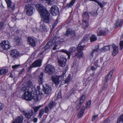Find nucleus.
Here are the masks:
<instances>
[{"mask_svg": "<svg viewBox=\"0 0 123 123\" xmlns=\"http://www.w3.org/2000/svg\"><path fill=\"white\" fill-rule=\"evenodd\" d=\"M44 112L46 113H48L49 111V110L48 107L47 106H45L44 108Z\"/></svg>", "mask_w": 123, "mask_h": 123, "instance_id": "37998d69", "label": "nucleus"}, {"mask_svg": "<svg viewBox=\"0 0 123 123\" xmlns=\"http://www.w3.org/2000/svg\"><path fill=\"white\" fill-rule=\"evenodd\" d=\"M36 7L42 17L40 22V30L43 32H47L48 31L47 27L44 23H50L51 19L49 13L42 4H37Z\"/></svg>", "mask_w": 123, "mask_h": 123, "instance_id": "f257e3e1", "label": "nucleus"}, {"mask_svg": "<svg viewBox=\"0 0 123 123\" xmlns=\"http://www.w3.org/2000/svg\"><path fill=\"white\" fill-rule=\"evenodd\" d=\"M108 85L107 82H105L103 84L102 86V90H105L106 89Z\"/></svg>", "mask_w": 123, "mask_h": 123, "instance_id": "58836bf2", "label": "nucleus"}, {"mask_svg": "<svg viewBox=\"0 0 123 123\" xmlns=\"http://www.w3.org/2000/svg\"><path fill=\"white\" fill-rule=\"evenodd\" d=\"M112 47L113 49L112 55L113 56H114L118 53V46H116L114 44L112 45Z\"/></svg>", "mask_w": 123, "mask_h": 123, "instance_id": "2eb2a0df", "label": "nucleus"}, {"mask_svg": "<svg viewBox=\"0 0 123 123\" xmlns=\"http://www.w3.org/2000/svg\"><path fill=\"white\" fill-rule=\"evenodd\" d=\"M58 22V20L57 19V18L56 19V20L55 22L54 23V25L53 26V27H54V26H55L56 24Z\"/></svg>", "mask_w": 123, "mask_h": 123, "instance_id": "0e129e2a", "label": "nucleus"}, {"mask_svg": "<svg viewBox=\"0 0 123 123\" xmlns=\"http://www.w3.org/2000/svg\"><path fill=\"white\" fill-rule=\"evenodd\" d=\"M90 69L92 70H95L96 69V68L94 67L93 66H92L91 68Z\"/></svg>", "mask_w": 123, "mask_h": 123, "instance_id": "e2e57ef3", "label": "nucleus"}, {"mask_svg": "<svg viewBox=\"0 0 123 123\" xmlns=\"http://www.w3.org/2000/svg\"><path fill=\"white\" fill-rule=\"evenodd\" d=\"M61 51L66 53L68 56V58L70 59L71 55V53L69 51H68L66 50L63 49L61 50Z\"/></svg>", "mask_w": 123, "mask_h": 123, "instance_id": "7c9ffc66", "label": "nucleus"}, {"mask_svg": "<svg viewBox=\"0 0 123 123\" xmlns=\"http://www.w3.org/2000/svg\"><path fill=\"white\" fill-rule=\"evenodd\" d=\"M92 14L94 16H97V13L96 12H94L93 14Z\"/></svg>", "mask_w": 123, "mask_h": 123, "instance_id": "338daca9", "label": "nucleus"}, {"mask_svg": "<svg viewBox=\"0 0 123 123\" xmlns=\"http://www.w3.org/2000/svg\"><path fill=\"white\" fill-rule=\"evenodd\" d=\"M75 33V31L71 29H68L67 30L65 35L66 36L70 35L71 37H74L76 36Z\"/></svg>", "mask_w": 123, "mask_h": 123, "instance_id": "1a4fd4ad", "label": "nucleus"}, {"mask_svg": "<svg viewBox=\"0 0 123 123\" xmlns=\"http://www.w3.org/2000/svg\"><path fill=\"white\" fill-rule=\"evenodd\" d=\"M41 106V105H39V106H35L33 107V108L34 110V113H35L36 112H37Z\"/></svg>", "mask_w": 123, "mask_h": 123, "instance_id": "4c0bfd02", "label": "nucleus"}, {"mask_svg": "<svg viewBox=\"0 0 123 123\" xmlns=\"http://www.w3.org/2000/svg\"><path fill=\"white\" fill-rule=\"evenodd\" d=\"M94 60L95 61L94 64L96 66H97L98 65V59H97V58L96 57Z\"/></svg>", "mask_w": 123, "mask_h": 123, "instance_id": "8fccbe9b", "label": "nucleus"}, {"mask_svg": "<svg viewBox=\"0 0 123 123\" xmlns=\"http://www.w3.org/2000/svg\"><path fill=\"white\" fill-rule=\"evenodd\" d=\"M64 41V40L63 39H61L57 41L56 42V43L57 44H60L62 43Z\"/></svg>", "mask_w": 123, "mask_h": 123, "instance_id": "c03bdc74", "label": "nucleus"}, {"mask_svg": "<svg viewBox=\"0 0 123 123\" xmlns=\"http://www.w3.org/2000/svg\"><path fill=\"white\" fill-rule=\"evenodd\" d=\"M85 110L84 106H83L81 107L80 111L77 115V117L78 118H81L83 116Z\"/></svg>", "mask_w": 123, "mask_h": 123, "instance_id": "a211bd4d", "label": "nucleus"}, {"mask_svg": "<svg viewBox=\"0 0 123 123\" xmlns=\"http://www.w3.org/2000/svg\"><path fill=\"white\" fill-rule=\"evenodd\" d=\"M91 42H92L96 41L97 39V37L94 35H92L90 38Z\"/></svg>", "mask_w": 123, "mask_h": 123, "instance_id": "cd10ccee", "label": "nucleus"}, {"mask_svg": "<svg viewBox=\"0 0 123 123\" xmlns=\"http://www.w3.org/2000/svg\"><path fill=\"white\" fill-rule=\"evenodd\" d=\"M78 52H76L75 55V56L77 58L80 59L83 57V53L82 51H78Z\"/></svg>", "mask_w": 123, "mask_h": 123, "instance_id": "4be33fe9", "label": "nucleus"}, {"mask_svg": "<svg viewBox=\"0 0 123 123\" xmlns=\"http://www.w3.org/2000/svg\"><path fill=\"white\" fill-rule=\"evenodd\" d=\"M58 45L57 44H55L54 46V47L53 48V50H55L57 49V48L56 47Z\"/></svg>", "mask_w": 123, "mask_h": 123, "instance_id": "680f3d73", "label": "nucleus"}, {"mask_svg": "<svg viewBox=\"0 0 123 123\" xmlns=\"http://www.w3.org/2000/svg\"><path fill=\"white\" fill-rule=\"evenodd\" d=\"M106 31H105L102 30H100L99 32H98V36H101L104 35H105Z\"/></svg>", "mask_w": 123, "mask_h": 123, "instance_id": "c756f323", "label": "nucleus"}, {"mask_svg": "<svg viewBox=\"0 0 123 123\" xmlns=\"http://www.w3.org/2000/svg\"><path fill=\"white\" fill-rule=\"evenodd\" d=\"M120 49L121 50L123 48V41H121L120 43Z\"/></svg>", "mask_w": 123, "mask_h": 123, "instance_id": "603ef678", "label": "nucleus"}, {"mask_svg": "<svg viewBox=\"0 0 123 123\" xmlns=\"http://www.w3.org/2000/svg\"><path fill=\"white\" fill-rule=\"evenodd\" d=\"M43 91L44 93L46 94H50L51 92V87L47 85V84H45V86H43Z\"/></svg>", "mask_w": 123, "mask_h": 123, "instance_id": "f8f14e48", "label": "nucleus"}, {"mask_svg": "<svg viewBox=\"0 0 123 123\" xmlns=\"http://www.w3.org/2000/svg\"><path fill=\"white\" fill-rule=\"evenodd\" d=\"M37 121V118H34L33 119V121L35 123Z\"/></svg>", "mask_w": 123, "mask_h": 123, "instance_id": "69168bd1", "label": "nucleus"}, {"mask_svg": "<svg viewBox=\"0 0 123 123\" xmlns=\"http://www.w3.org/2000/svg\"><path fill=\"white\" fill-rule=\"evenodd\" d=\"M112 74L113 71L111 70L110 72L106 76L105 79L106 82H107V81L111 79Z\"/></svg>", "mask_w": 123, "mask_h": 123, "instance_id": "5701e85b", "label": "nucleus"}, {"mask_svg": "<svg viewBox=\"0 0 123 123\" xmlns=\"http://www.w3.org/2000/svg\"><path fill=\"white\" fill-rule=\"evenodd\" d=\"M70 78L71 75L70 74H69L68 75L67 79L65 81V84H68L69 83L70 80Z\"/></svg>", "mask_w": 123, "mask_h": 123, "instance_id": "c9c22d12", "label": "nucleus"}, {"mask_svg": "<svg viewBox=\"0 0 123 123\" xmlns=\"http://www.w3.org/2000/svg\"><path fill=\"white\" fill-rule=\"evenodd\" d=\"M94 2H95L97 3L98 4V5L101 8L103 7L104 6L103 4L98 1L97 0H95Z\"/></svg>", "mask_w": 123, "mask_h": 123, "instance_id": "09e8293b", "label": "nucleus"}, {"mask_svg": "<svg viewBox=\"0 0 123 123\" xmlns=\"http://www.w3.org/2000/svg\"><path fill=\"white\" fill-rule=\"evenodd\" d=\"M36 101H37L40 100L41 98V97L40 95H37L36 96Z\"/></svg>", "mask_w": 123, "mask_h": 123, "instance_id": "3c124183", "label": "nucleus"}, {"mask_svg": "<svg viewBox=\"0 0 123 123\" xmlns=\"http://www.w3.org/2000/svg\"><path fill=\"white\" fill-rule=\"evenodd\" d=\"M20 65H13L12 66V68L14 69L19 67Z\"/></svg>", "mask_w": 123, "mask_h": 123, "instance_id": "bf43d9fd", "label": "nucleus"}, {"mask_svg": "<svg viewBox=\"0 0 123 123\" xmlns=\"http://www.w3.org/2000/svg\"><path fill=\"white\" fill-rule=\"evenodd\" d=\"M25 10L27 14L28 15L31 16L33 14V7L31 4L26 5L25 6Z\"/></svg>", "mask_w": 123, "mask_h": 123, "instance_id": "39448f33", "label": "nucleus"}, {"mask_svg": "<svg viewBox=\"0 0 123 123\" xmlns=\"http://www.w3.org/2000/svg\"><path fill=\"white\" fill-rule=\"evenodd\" d=\"M43 73L42 72L38 76V81L40 85L42 84L43 81Z\"/></svg>", "mask_w": 123, "mask_h": 123, "instance_id": "412c9836", "label": "nucleus"}, {"mask_svg": "<svg viewBox=\"0 0 123 123\" xmlns=\"http://www.w3.org/2000/svg\"><path fill=\"white\" fill-rule=\"evenodd\" d=\"M4 107V105L0 103V110L2 109Z\"/></svg>", "mask_w": 123, "mask_h": 123, "instance_id": "13d9d810", "label": "nucleus"}, {"mask_svg": "<svg viewBox=\"0 0 123 123\" xmlns=\"http://www.w3.org/2000/svg\"><path fill=\"white\" fill-rule=\"evenodd\" d=\"M86 96L84 95H83L81 96L80 98V102L82 104Z\"/></svg>", "mask_w": 123, "mask_h": 123, "instance_id": "f704fd0d", "label": "nucleus"}, {"mask_svg": "<svg viewBox=\"0 0 123 123\" xmlns=\"http://www.w3.org/2000/svg\"><path fill=\"white\" fill-rule=\"evenodd\" d=\"M44 112V109H41L39 110L38 116L39 118H40L42 116Z\"/></svg>", "mask_w": 123, "mask_h": 123, "instance_id": "473e14b6", "label": "nucleus"}, {"mask_svg": "<svg viewBox=\"0 0 123 123\" xmlns=\"http://www.w3.org/2000/svg\"><path fill=\"white\" fill-rule=\"evenodd\" d=\"M14 41L17 42V43H19L20 41V39L18 36H16L14 37Z\"/></svg>", "mask_w": 123, "mask_h": 123, "instance_id": "de8ad7c7", "label": "nucleus"}, {"mask_svg": "<svg viewBox=\"0 0 123 123\" xmlns=\"http://www.w3.org/2000/svg\"><path fill=\"white\" fill-rule=\"evenodd\" d=\"M120 122H123V114L118 117L116 123H120Z\"/></svg>", "mask_w": 123, "mask_h": 123, "instance_id": "c85d7f7f", "label": "nucleus"}, {"mask_svg": "<svg viewBox=\"0 0 123 123\" xmlns=\"http://www.w3.org/2000/svg\"><path fill=\"white\" fill-rule=\"evenodd\" d=\"M89 34H87L85 35L83 37V39L84 40H86L89 37Z\"/></svg>", "mask_w": 123, "mask_h": 123, "instance_id": "4d7b16f0", "label": "nucleus"}, {"mask_svg": "<svg viewBox=\"0 0 123 123\" xmlns=\"http://www.w3.org/2000/svg\"><path fill=\"white\" fill-rule=\"evenodd\" d=\"M49 5H51L52 4V2L54 1V0H44Z\"/></svg>", "mask_w": 123, "mask_h": 123, "instance_id": "79ce46f5", "label": "nucleus"}, {"mask_svg": "<svg viewBox=\"0 0 123 123\" xmlns=\"http://www.w3.org/2000/svg\"><path fill=\"white\" fill-rule=\"evenodd\" d=\"M4 27V24L2 22H0V29L2 30L3 28Z\"/></svg>", "mask_w": 123, "mask_h": 123, "instance_id": "864d4df0", "label": "nucleus"}, {"mask_svg": "<svg viewBox=\"0 0 123 123\" xmlns=\"http://www.w3.org/2000/svg\"><path fill=\"white\" fill-rule=\"evenodd\" d=\"M27 40L29 43L32 47H35L36 46V41L33 38L29 37L27 38Z\"/></svg>", "mask_w": 123, "mask_h": 123, "instance_id": "ddd939ff", "label": "nucleus"}, {"mask_svg": "<svg viewBox=\"0 0 123 123\" xmlns=\"http://www.w3.org/2000/svg\"><path fill=\"white\" fill-rule=\"evenodd\" d=\"M100 62H101V63L103 61V58L101 57H100Z\"/></svg>", "mask_w": 123, "mask_h": 123, "instance_id": "774afa93", "label": "nucleus"}, {"mask_svg": "<svg viewBox=\"0 0 123 123\" xmlns=\"http://www.w3.org/2000/svg\"><path fill=\"white\" fill-rule=\"evenodd\" d=\"M8 72V70L6 69H2L0 70V75L5 74Z\"/></svg>", "mask_w": 123, "mask_h": 123, "instance_id": "72a5a7b5", "label": "nucleus"}, {"mask_svg": "<svg viewBox=\"0 0 123 123\" xmlns=\"http://www.w3.org/2000/svg\"><path fill=\"white\" fill-rule=\"evenodd\" d=\"M82 17L84 19H88L89 18L88 13L86 12H85L84 13L82 14Z\"/></svg>", "mask_w": 123, "mask_h": 123, "instance_id": "2f4dec72", "label": "nucleus"}, {"mask_svg": "<svg viewBox=\"0 0 123 123\" xmlns=\"http://www.w3.org/2000/svg\"><path fill=\"white\" fill-rule=\"evenodd\" d=\"M83 40H82L78 44L77 47V51H82L83 50L84 48L85 47V45H81V42Z\"/></svg>", "mask_w": 123, "mask_h": 123, "instance_id": "aec40b11", "label": "nucleus"}, {"mask_svg": "<svg viewBox=\"0 0 123 123\" xmlns=\"http://www.w3.org/2000/svg\"><path fill=\"white\" fill-rule=\"evenodd\" d=\"M1 45L2 48L5 50H7L10 47V45L9 42L8 41L4 40L1 43Z\"/></svg>", "mask_w": 123, "mask_h": 123, "instance_id": "6e6552de", "label": "nucleus"}, {"mask_svg": "<svg viewBox=\"0 0 123 123\" xmlns=\"http://www.w3.org/2000/svg\"><path fill=\"white\" fill-rule=\"evenodd\" d=\"M76 86H74L73 88L70 90V93H74V92L76 90Z\"/></svg>", "mask_w": 123, "mask_h": 123, "instance_id": "a18cd8bd", "label": "nucleus"}, {"mask_svg": "<svg viewBox=\"0 0 123 123\" xmlns=\"http://www.w3.org/2000/svg\"><path fill=\"white\" fill-rule=\"evenodd\" d=\"M98 115H94L92 117V121H94L96 118L98 117Z\"/></svg>", "mask_w": 123, "mask_h": 123, "instance_id": "6e6d98bb", "label": "nucleus"}, {"mask_svg": "<svg viewBox=\"0 0 123 123\" xmlns=\"http://www.w3.org/2000/svg\"><path fill=\"white\" fill-rule=\"evenodd\" d=\"M110 120L108 119H106L105 120L104 122L103 123H109Z\"/></svg>", "mask_w": 123, "mask_h": 123, "instance_id": "052dcab7", "label": "nucleus"}, {"mask_svg": "<svg viewBox=\"0 0 123 123\" xmlns=\"http://www.w3.org/2000/svg\"><path fill=\"white\" fill-rule=\"evenodd\" d=\"M53 39L50 40V41L47 43L45 45L44 48L45 50H48L52 48V46L53 45Z\"/></svg>", "mask_w": 123, "mask_h": 123, "instance_id": "4468645a", "label": "nucleus"}, {"mask_svg": "<svg viewBox=\"0 0 123 123\" xmlns=\"http://www.w3.org/2000/svg\"><path fill=\"white\" fill-rule=\"evenodd\" d=\"M42 61L41 60H38L34 61L30 66L31 69L33 67H40L42 64Z\"/></svg>", "mask_w": 123, "mask_h": 123, "instance_id": "9d476101", "label": "nucleus"}, {"mask_svg": "<svg viewBox=\"0 0 123 123\" xmlns=\"http://www.w3.org/2000/svg\"><path fill=\"white\" fill-rule=\"evenodd\" d=\"M56 105V103L53 101H51L49 104L48 106L50 110L55 107Z\"/></svg>", "mask_w": 123, "mask_h": 123, "instance_id": "393cba45", "label": "nucleus"}, {"mask_svg": "<svg viewBox=\"0 0 123 123\" xmlns=\"http://www.w3.org/2000/svg\"><path fill=\"white\" fill-rule=\"evenodd\" d=\"M76 48L74 47H72L70 48L69 49V52H70L71 54L72 52H74L76 50Z\"/></svg>", "mask_w": 123, "mask_h": 123, "instance_id": "a19ab883", "label": "nucleus"}, {"mask_svg": "<svg viewBox=\"0 0 123 123\" xmlns=\"http://www.w3.org/2000/svg\"><path fill=\"white\" fill-rule=\"evenodd\" d=\"M55 69L54 67L51 65H48L45 68V72L48 75L53 74L54 72Z\"/></svg>", "mask_w": 123, "mask_h": 123, "instance_id": "20e7f679", "label": "nucleus"}, {"mask_svg": "<svg viewBox=\"0 0 123 123\" xmlns=\"http://www.w3.org/2000/svg\"><path fill=\"white\" fill-rule=\"evenodd\" d=\"M23 117L22 116L17 117L12 123H21L23 121Z\"/></svg>", "mask_w": 123, "mask_h": 123, "instance_id": "dca6fc26", "label": "nucleus"}, {"mask_svg": "<svg viewBox=\"0 0 123 123\" xmlns=\"http://www.w3.org/2000/svg\"><path fill=\"white\" fill-rule=\"evenodd\" d=\"M56 94L57 95V97L58 98H60L61 97V93L60 91L59 92H56Z\"/></svg>", "mask_w": 123, "mask_h": 123, "instance_id": "5fc2aeb1", "label": "nucleus"}, {"mask_svg": "<svg viewBox=\"0 0 123 123\" xmlns=\"http://www.w3.org/2000/svg\"><path fill=\"white\" fill-rule=\"evenodd\" d=\"M23 112L25 117L28 119L31 118L33 113V112L32 111H30L27 113L25 112V111H23Z\"/></svg>", "mask_w": 123, "mask_h": 123, "instance_id": "f3484780", "label": "nucleus"}, {"mask_svg": "<svg viewBox=\"0 0 123 123\" xmlns=\"http://www.w3.org/2000/svg\"><path fill=\"white\" fill-rule=\"evenodd\" d=\"M91 102L90 100L88 102L86 103L85 105V107L86 109L89 108L90 107V105L91 104Z\"/></svg>", "mask_w": 123, "mask_h": 123, "instance_id": "ea45409f", "label": "nucleus"}, {"mask_svg": "<svg viewBox=\"0 0 123 123\" xmlns=\"http://www.w3.org/2000/svg\"><path fill=\"white\" fill-rule=\"evenodd\" d=\"M123 22V19L117 20L115 24V28H117L118 26L122 27Z\"/></svg>", "mask_w": 123, "mask_h": 123, "instance_id": "6ab92c4d", "label": "nucleus"}, {"mask_svg": "<svg viewBox=\"0 0 123 123\" xmlns=\"http://www.w3.org/2000/svg\"><path fill=\"white\" fill-rule=\"evenodd\" d=\"M67 59L65 57L61 56L58 59V62L60 66L62 68L65 67L66 64Z\"/></svg>", "mask_w": 123, "mask_h": 123, "instance_id": "423d86ee", "label": "nucleus"}, {"mask_svg": "<svg viewBox=\"0 0 123 123\" xmlns=\"http://www.w3.org/2000/svg\"><path fill=\"white\" fill-rule=\"evenodd\" d=\"M99 46L98 45L96 46V48L93 50V51L92 52L91 55L90 56L91 57H92L93 56L94 54L96 52H97L99 50Z\"/></svg>", "mask_w": 123, "mask_h": 123, "instance_id": "bb28decb", "label": "nucleus"}, {"mask_svg": "<svg viewBox=\"0 0 123 123\" xmlns=\"http://www.w3.org/2000/svg\"><path fill=\"white\" fill-rule=\"evenodd\" d=\"M68 69L67 66L65 68V71L63 72L61 76H58L56 75H54L52 77V80L55 86H57L61 80H63L64 77L66 76L65 74L66 71Z\"/></svg>", "mask_w": 123, "mask_h": 123, "instance_id": "7ed1b4c3", "label": "nucleus"}, {"mask_svg": "<svg viewBox=\"0 0 123 123\" xmlns=\"http://www.w3.org/2000/svg\"><path fill=\"white\" fill-rule=\"evenodd\" d=\"M22 90L25 91V92L22 96V98L27 101H31L33 98L32 93L33 91L32 88L29 86H24L21 89Z\"/></svg>", "mask_w": 123, "mask_h": 123, "instance_id": "f03ea898", "label": "nucleus"}, {"mask_svg": "<svg viewBox=\"0 0 123 123\" xmlns=\"http://www.w3.org/2000/svg\"><path fill=\"white\" fill-rule=\"evenodd\" d=\"M10 55L14 58H17L19 55V52L15 49L12 50L10 51Z\"/></svg>", "mask_w": 123, "mask_h": 123, "instance_id": "9b49d317", "label": "nucleus"}, {"mask_svg": "<svg viewBox=\"0 0 123 123\" xmlns=\"http://www.w3.org/2000/svg\"><path fill=\"white\" fill-rule=\"evenodd\" d=\"M75 1V0H72L69 3L67 4L65 7L64 8L67 9L72 7L73 6V4Z\"/></svg>", "mask_w": 123, "mask_h": 123, "instance_id": "b1692460", "label": "nucleus"}, {"mask_svg": "<svg viewBox=\"0 0 123 123\" xmlns=\"http://www.w3.org/2000/svg\"><path fill=\"white\" fill-rule=\"evenodd\" d=\"M111 45H107L104 46L102 48V50L106 51L110 49V46Z\"/></svg>", "mask_w": 123, "mask_h": 123, "instance_id": "e433bc0d", "label": "nucleus"}, {"mask_svg": "<svg viewBox=\"0 0 123 123\" xmlns=\"http://www.w3.org/2000/svg\"><path fill=\"white\" fill-rule=\"evenodd\" d=\"M82 103H80V102L76 106V109L77 111H78L79 109L80 108V107L82 104Z\"/></svg>", "mask_w": 123, "mask_h": 123, "instance_id": "49530a36", "label": "nucleus"}, {"mask_svg": "<svg viewBox=\"0 0 123 123\" xmlns=\"http://www.w3.org/2000/svg\"><path fill=\"white\" fill-rule=\"evenodd\" d=\"M50 12L52 15L54 16L59 14V12L57 6L54 5L51 6L50 9Z\"/></svg>", "mask_w": 123, "mask_h": 123, "instance_id": "0eeeda50", "label": "nucleus"}, {"mask_svg": "<svg viewBox=\"0 0 123 123\" xmlns=\"http://www.w3.org/2000/svg\"><path fill=\"white\" fill-rule=\"evenodd\" d=\"M82 22L84 28L85 29H87L89 26V23L86 20H83Z\"/></svg>", "mask_w": 123, "mask_h": 123, "instance_id": "a878e982", "label": "nucleus"}]
</instances>
